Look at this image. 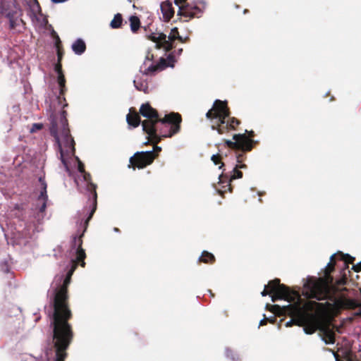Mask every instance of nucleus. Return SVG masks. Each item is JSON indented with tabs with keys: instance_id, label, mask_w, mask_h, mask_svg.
I'll list each match as a JSON object with an SVG mask.
<instances>
[{
	"instance_id": "e433bc0d",
	"label": "nucleus",
	"mask_w": 361,
	"mask_h": 361,
	"mask_svg": "<svg viewBox=\"0 0 361 361\" xmlns=\"http://www.w3.org/2000/svg\"><path fill=\"white\" fill-rule=\"evenodd\" d=\"M51 1H52L53 2H54V3H57V4H59V3L64 2V1H66V0H51Z\"/></svg>"
},
{
	"instance_id": "6ab92c4d",
	"label": "nucleus",
	"mask_w": 361,
	"mask_h": 361,
	"mask_svg": "<svg viewBox=\"0 0 361 361\" xmlns=\"http://www.w3.org/2000/svg\"><path fill=\"white\" fill-rule=\"evenodd\" d=\"M335 305L338 308H342V307H352L354 305L353 302L348 300L345 298H338L335 302Z\"/></svg>"
},
{
	"instance_id": "473e14b6",
	"label": "nucleus",
	"mask_w": 361,
	"mask_h": 361,
	"mask_svg": "<svg viewBox=\"0 0 361 361\" xmlns=\"http://www.w3.org/2000/svg\"><path fill=\"white\" fill-rule=\"evenodd\" d=\"M226 143L230 147L236 148V142L235 140H233V141L226 140Z\"/></svg>"
},
{
	"instance_id": "ddd939ff",
	"label": "nucleus",
	"mask_w": 361,
	"mask_h": 361,
	"mask_svg": "<svg viewBox=\"0 0 361 361\" xmlns=\"http://www.w3.org/2000/svg\"><path fill=\"white\" fill-rule=\"evenodd\" d=\"M140 114L148 119H156L158 118L157 111L149 104H144L140 106Z\"/></svg>"
},
{
	"instance_id": "f257e3e1",
	"label": "nucleus",
	"mask_w": 361,
	"mask_h": 361,
	"mask_svg": "<svg viewBox=\"0 0 361 361\" xmlns=\"http://www.w3.org/2000/svg\"><path fill=\"white\" fill-rule=\"evenodd\" d=\"M284 312L295 317L307 334H313L320 326V314L323 311V303L313 300L303 302L300 296L293 304L284 306Z\"/></svg>"
},
{
	"instance_id": "c03bdc74",
	"label": "nucleus",
	"mask_w": 361,
	"mask_h": 361,
	"mask_svg": "<svg viewBox=\"0 0 361 361\" xmlns=\"http://www.w3.org/2000/svg\"><path fill=\"white\" fill-rule=\"evenodd\" d=\"M333 258H334V255H332L331 256V262L333 260Z\"/></svg>"
},
{
	"instance_id": "cd10ccee",
	"label": "nucleus",
	"mask_w": 361,
	"mask_h": 361,
	"mask_svg": "<svg viewBox=\"0 0 361 361\" xmlns=\"http://www.w3.org/2000/svg\"><path fill=\"white\" fill-rule=\"evenodd\" d=\"M85 257V251L82 249L78 250V253H77V260L82 262V263H81L82 267L85 266V262L83 261Z\"/></svg>"
},
{
	"instance_id": "58836bf2",
	"label": "nucleus",
	"mask_w": 361,
	"mask_h": 361,
	"mask_svg": "<svg viewBox=\"0 0 361 361\" xmlns=\"http://www.w3.org/2000/svg\"><path fill=\"white\" fill-rule=\"evenodd\" d=\"M185 1V0H179V1H180V2H184ZM178 0H175V3H176V4H178Z\"/></svg>"
},
{
	"instance_id": "2f4dec72",
	"label": "nucleus",
	"mask_w": 361,
	"mask_h": 361,
	"mask_svg": "<svg viewBox=\"0 0 361 361\" xmlns=\"http://www.w3.org/2000/svg\"><path fill=\"white\" fill-rule=\"evenodd\" d=\"M54 69H55V71L57 73L58 75H60V73L63 74L62 70H61V65L60 63H57L55 66Z\"/></svg>"
},
{
	"instance_id": "5701e85b",
	"label": "nucleus",
	"mask_w": 361,
	"mask_h": 361,
	"mask_svg": "<svg viewBox=\"0 0 361 361\" xmlns=\"http://www.w3.org/2000/svg\"><path fill=\"white\" fill-rule=\"evenodd\" d=\"M130 28L133 32H135L140 27V20L138 18L132 16L130 18Z\"/></svg>"
},
{
	"instance_id": "412c9836",
	"label": "nucleus",
	"mask_w": 361,
	"mask_h": 361,
	"mask_svg": "<svg viewBox=\"0 0 361 361\" xmlns=\"http://www.w3.org/2000/svg\"><path fill=\"white\" fill-rule=\"evenodd\" d=\"M122 23V17L121 14L117 13L114 16L113 20L110 23V26L112 28H118L121 26Z\"/></svg>"
},
{
	"instance_id": "a18cd8bd",
	"label": "nucleus",
	"mask_w": 361,
	"mask_h": 361,
	"mask_svg": "<svg viewBox=\"0 0 361 361\" xmlns=\"http://www.w3.org/2000/svg\"><path fill=\"white\" fill-rule=\"evenodd\" d=\"M147 59L149 61H150V60H151V59H150V58H149V56H147Z\"/></svg>"
},
{
	"instance_id": "423d86ee",
	"label": "nucleus",
	"mask_w": 361,
	"mask_h": 361,
	"mask_svg": "<svg viewBox=\"0 0 361 361\" xmlns=\"http://www.w3.org/2000/svg\"><path fill=\"white\" fill-rule=\"evenodd\" d=\"M262 296L271 294V300H284L289 302V305L297 301L299 294L295 291L288 290L285 286L279 283V280H274L268 283L264 290L261 293Z\"/></svg>"
},
{
	"instance_id": "0eeeda50",
	"label": "nucleus",
	"mask_w": 361,
	"mask_h": 361,
	"mask_svg": "<svg viewBox=\"0 0 361 361\" xmlns=\"http://www.w3.org/2000/svg\"><path fill=\"white\" fill-rule=\"evenodd\" d=\"M75 266L68 271L66 278L64 280L63 286L57 291L54 298V321L56 318V308L59 307V313L60 319L67 322L68 319L71 317V311L68 308L66 304L67 299V286L70 283L71 277L74 271Z\"/></svg>"
},
{
	"instance_id": "9b49d317",
	"label": "nucleus",
	"mask_w": 361,
	"mask_h": 361,
	"mask_svg": "<svg viewBox=\"0 0 361 361\" xmlns=\"http://www.w3.org/2000/svg\"><path fill=\"white\" fill-rule=\"evenodd\" d=\"M154 157L152 151H147L145 153L135 154V156L131 157L130 163L138 169H142L152 162Z\"/></svg>"
},
{
	"instance_id": "1a4fd4ad",
	"label": "nucleus",
	"mask_w": 361,
	"mask_h": 361,
	"mask_svg": "<svg viewBox=\"0 0 361 361\" xmlns=\"http://www.w3.org/2000/svg\"><path fill=\"white\" fill-rule=\"evenodd\" d=\"M28 15L37 27H43L47 23V18L41 13L39 5L35 1L30 5Z\"/></svg>"
},
{
	"instance_id": "b1692460",
	"label": "nucleus",
	"mask_w": 361,
	"mask_h": 361,
	"mask_svg": "<svg viewBox=\"0 0 361 361\" xmlns=\"http://www.w3.org/2000/svg\"><path fill=\"white\" fill-rule=\"evenodd\" d=\"M133 82H134V85H135V87L138 90L143 91L145 92L147 91V82L145 81L139 82L138 80H134Z\"/></svg>"
},
{
	"instance_id": "9d476101",
	"label": "nucleus",
	"mask_w": 361,
	"mask_h": 361,
	"mask_svg": "<svg viewBox=\"0 0 361 361\" xmlns=\"http://www.w3.org/2000/svg\"><path fill=\"white\" fill-rule=\"evenodd\" d=\"M160 121L162 123H169L171 125L169 133L164 134L163 136L171 137L179 131L181 118L178 114L171 113L166 115L163 119L160 120Z\"/></svg>"
},
{
	"instance_id": "393cba45",
	"label": "nucleus",
	"mask_w": 361,
	"mask_h": 361,
	"mask_svg": "<svg viewBox=\"0 0 361 361\" xmlns=\"http://www.w3.org/2000/svg\"><path fill=\"white\" fill-rule=\"evenodd\" d=\"M57 80H58V83L60 86V93L63 94L64 88H65V82H66V80H65L63 74L60 73V75H58V77H57Z\"/></svg>"
},
{
	"instance_id": "f3484780",
	"label": "nucleus",
	"mask_w": 361,
	"mask_h": 361,
	"mask_svg": "<svg viewBox=\"0 0 361 361\" xmlns=\"http://www.w3.org/2000/svg\"><path fill=\"white\" fill-rule=\"evenodd\" d=\"M126 121L130 126L137 127L140 124V116L135 113H129L126 116Z\"/></svg>"
},
{
	"instance_id": "c756f323",
	"label": "nucleus",
	"mask_w": 361,
	"mask_h": 361,
	"mask_svg": "<svg viewBox=\"0 0 361 361\" xmlns=\"http://www.w3.org/2000/svg\"><path fill=\"white\" fill-rule=\"evenodd\" d=\"M42 127V124H39V123H35L33 124L32 128L30 129V132L31 133H33L37 130H39L41 129Z\"/></svg>"
},
{
	"instance_id": "6e6552de",
	"label": "nucleus",
	"mask_w": 361,
	"mask_h": 361,
	"mask_svg": "<svg viewBox=\"0 0 361 361\" xmlns=\"http://www.w3.org/2000/svg\"><path fill=\"white\" fill-rule=\"evenodd\" d=\"M149 39L155 43L156 47L158 49H163L168 51L172 48V42L176 39H179L183 42V39L178 35V29L173 27L168 36L161 32L152 33L149 35Z\"/></svg>"
},
{
	"instance_id": "a211bd4d",
	"label": "nucleus",
	"mask_w": 361,
	"mask_h": 361,
	"mask_svg": "<svg viewBox=\"0 0 361 361\" xmlns=\"http://www.w3.org/2000/svg\"><path fill=\"white\" fill-rule=\"evenodd\" d=\"M43 191L41 192V195L39 197V200L42 201V204L40 207V211L44 212L46 209L47 206V184L43 182Z\"/></svg>"
},
{
	"instance_id": "2eb2a0df",
	"label": "nucleus",
	"mask_w": 361,
	"mask_h": 361,
	"mask_svg": "<svg viewBox=\"0 0 361 361\" xmlns=\"http://www.w3.org/2000/svg\"><path fill=\"white\" fill-rule=\"evenodd\" d=\"M161 11L166 20H169L173 16L174 11L172 4L169 1L163 2L161 4Z\"/></svg>"
},
{
	"instance_id": "49530a36",
	"label": "nucleus",
	"mask_w": 361,
	"mask_h": 361,
	"mask_svg": "<svg viewBox=\"0 0 361 361\" xmlns=\"http://www.w3.org/2000/svg\"><path fill=\"white\" fill-rule=\"evenodd\" d=\"M222 166H223V164H221V165L219 166V169H221Z\"/></svg>"
},
{
	"instance_id": "a878e982",
	"label": "nucleus",
	"mask_w": 361,
	"mask_h": 361,
	"mask_svg": "<svg viewBox=\"0 0 361 361\" xmlns=\"http://www.w3.org/2000/svg\"><path fill=\"white\" fill-rule=\"evenodd\" d=\"M213 259V255L207 252H203L201 257H200V260L204 262L212 261Z\"/></svg>"
},
{
	"instance_id": "c85d7f7f",
	"label": "nucleus",
	"mask_w": 361,
	"mask_h": 361,
	"mask_svg": "<svg viewBox=\"0 0 361 361\" xmlns=\"http://www.w3.org/2000/svg\"><path fill=\"white\" fill-rule=\"evenodd\" d=\"M342 258L347 262L351 263L353 262L354 258L350 256L349 255H342Z\"/></svg>"
},
{
	"instance_id": "f03ea898",
	"label": "nucleus",
	"mask_w": 361,
	"mask_h": 361,
	"mask_svg": "<svg viewBox=\"0 0 361 361\" xmlns=\"http://www.w3.org/2000/svg\"><path fill=\"white\" fill-rule=\"evenodd\" d=\"M66 121H62L63 129L60 131L53 126L51 131L54 134L60 151V159L67 172H70L72 162H77L78 171L82 173L83 165L77 157H75L74 141L69 135V130L66 128Z\"/></svg>"
},
{
	"instance_id": "4be33fe9",
	"label": "nucleus",
	"mask_w": 361,
	"mask_h": 361,
	"mask_svg": "<svg viewBox=\"0 0 361 361\" xmlns=\"http://www.w3.org/2000/svg\"><path fill=\"white\" fill-rule=\"evenodd\" d=\"M324 333H325V335L326 337V339H324L325 343H326V344L334 343V334L329 329H326Z\"/></svg>"
},
{
	"instance_id": "72a5a7b5",
	"label": "nucleus",
	"mask_w": 361,
	"mask_h": 361,
	"mask_svg": "<svg viewBox=\"0 0 361 361\" xmlns=\"http://www.w3.org/2000/svg\"><path fill=\"white\" fill-rule=\"evenodd\" d=\"M212 161L214 162L215 165H216L219 163V156L217 154H213L211 158Z\"/></svg>"
},
{
	"instance_id": "20e7f679",
	"label": "nucleus",
	"mask_w": 361,
	"mask_h": 361,
	"mask_svg": "<svg viewBox=\"0 0 361 361\" xmlns=\"http://www.w3.org/2000/svg\"><path fill=\"white\" fill-rule=\"evenodd\" d=\"M332 269L333 265L329 262L325 269L326 276L324 279H308L304 284L303 294L307 298H316L319 300L325 298L328 295L329 284L332 282V279L329 276Z\"/></svg>"
},
{
	"instance_id": "79ce46f5",
	"label": "nucleus",
	"mask_w": 361,
	"mask_h": 361,
	"mask_svg": "<svg viewBox=\"0 0 361 361\" xmlns=\"http://www.w3.org/2000/svg\"><path fill=\"white\" fill-rule=\"evenodd\" d=\"M94 199H96V197H97V194H96L95 191L94 192Z\"/></svg>"
},
{
	"instance_id": "c9c22d12",
	"label": "nucleus",
	"mask_w": 361,
	"mask_h": 361,
	"mask_svg": "<svg viewBox=\"0 0 361 361\" xmlns=\"http://www.w3.org/2000/svg\"><path fill=\"white\" fill-rule=\"evenodd\" d=\"M271 310L273 312L279 313L281 312V307L279 305H274V306H272Z\"/></svg>"
},
{
	"instance_id": "39448f33",
	"label": "nucleus",
	"mask_w": 361,
	"mask_h": 361,
	"mask_svg": "<svg viewBox=\"0 0 361 361\" xmlns=\"http://www.w3.org/2000/svg\"><path fill=\"white\" fill-rule=\"evenodd\" d=\"M207 118L216 120L219 133H223L224 128H234L238 125V121L234 118L228 117V111L225 102L216 100L214 106L206 114Z\"/></svg>"
},
{
	"instance_id": "dca6fc26",
	"label": "nucleus",
	"mask_w": 361,
	"mask_h": 361,
	"mask_svg": "<svg viewBox=\"0 0 361 361\" xmlns=\"http://www.w3.org/2000/svg\"><path fill=\"white\" fill-rule=\"evenodd\" d=\"M85 42L80 39H77L72 45L73 51L76 54H82L85 50Z\"/></svg>"
},
{
	"instance_id": "aec40b11",
	"label": "nucleus",
	"mask_w": 361,
	"mask_h": 361,
	"mask_svg": "<svg viewBox=\"0 0 361 361\" xmlns=\"http://www.w3.org/2000/svg\"><path fill=\"white\" fill-rule=\"evenodd\" d=\"M7 16L9 19L10 25L12 27L19 25L20 23L22 22V20L19 18V11H16L15 15H11L10 13H8Z\"/></svg>"
},
{
	"instance_id": "bb28decb",
	"label": "nucleus",
	"mask_w": 361,
	"mask_h": 361,
	"mask_svg": "<svg viewBox=\"0 0 361 361\" xmlns=\"http://www.w3.org/2000/svg\"><path fill=\"white\" fill-rule=\"evenodd\" d=\"M163 62H164V60L161 59L159 64H157V66H149L147 70L149 71H156L157 70H162L165 66H166L165 64L163 63Z\"/></svg>"
},
{
	"instance_id": "4468645a",
	"label": "nucleus",
	"mask_w": 361,
	"mask_h": 361,
	"mask_svg": "<svg viewBox=\"0 0 361 361\" xmlns=\"http://www.w3.org/2000/svg\"><path fill=\"white\" fill-rule=\"evenodd\" d=\"M158 121V119H149L142 122V129L146 132L150 137H154L156 135V129L154 127L155 123Z\"/></svg>"
},
{
	"instance_id": "f704fd0d",
	"label": "nucleus",
	"mask_w": 361,
	"mask_h": 361,
	"mask_svg": "<svg viewBox=\"0 0 361 361\" xmlns=\"http://www.w3.org/2000/svg\"><path fill=\"white\" fill-rule=\"evenodd\" d=\"M353 269L357 272L360 271L361 270V262H360L357 264L354 265Z\"/></svg>"
},
{
	"instance_id": "7ed1b4c3",
	"label": "nucleus",
	"mask_w": 361,
	"mask_h": 361,
	"mask_svg": "<svg viewBox=\"0 0 361 361\" xmlns=\"http://www.w3.org/2000/svg\"><path fill=\"white\" fill-rule=\"evenodd\" d=\"M56 318L54 321V339L56 348V361H63L66 354L65 350L68 346L71 332L69 324L60 319L59 307L56 308Z\"/></svg>"
},
{
	"instance_id": "a19ab883",
	"label": "nucleus",
	"mask_w": 361,
	"mask_h": 361,
	"mask_svg": "<svg viewBox=\"0 0 361 361\" xmlns=\"http://www.w3.org/2000/svg\"><path fill=\"white\" fill-rule=\"evenodd\" d=\"M155 149L157 150V151H160L161 150V147H156Z\"/></svg>"
},
{
	"instance_id": "37998d69",
	"label": "nucleus",
	"mask_w": 361,
	"mask_h": 361,
	"mask_svg": "<svg viewBox=\"0 0 361 361\" xmlns=\"http://www.w3.org/2000/svg\"><path fill=\"white\" fill-rule=\"evenodd\" d=\"M290 322H286V326H289V325H290Z\"/></svg>"
},
{
	"instance_id": "4c0bfd02",
	"label": "nucleus",
	"mask_w": 361,
	"mask_h": 361,
	"mask_svg": "<svg viewBox=\"0 0 361 361\" xmlns=\"http://www.w3.org/2000/svg\"><path fill=\"white\" fill-rule=\"evenodd\" d=\"M264 322H265V319H264L260 320L259 325H263L264 324Z\"/></svg>"
},
{
	"instance_id": "7c9ffc66",
	"label": "nucleus",
	"mask_w": 361,
	"mask_h": 361,
	"mask_svg": "<svg viewBox=\"0 0 361 361\" xmlns=\"http://www.w3.org/2000/svg\"><path fill=\"white\" fill-rule=\"evenodd\" d=\"M241 177H242L241 172H240L238 171H236V170H234L233 174L231 176V179L240 178Z\"/></svg>"
},
{
	"instance_id": "f8f14e48",
	"label": "nucleus",
	"mask_w": 361,
	"mask_h": 361,
	"mask_svg": "<svg viewBox=\"0 0 361 361\" xmlns=\"http://www.w3.org/2000/svg\"><path fill=\"white\" fill-rule=\"evenodd\" d=\"M233 140L235 141L238 149H250L251 147L250 140L245 134H235Z\"/></svg>"
},
{
	"instance_id": "ea45409f",
	"label": "nucleus",
	"mask_w": 361,
	"mask_h": 361,
	"mask_svg": "<svg viewBox=\"0 0 361 361\" xmlns=\"http://www.w3.org/2000/svg\"><path fill=\"white\" fill-rule=\"evenodd\" d=\"M95 208H96V206L94 205V209H92V212H91V214H90V216H92V215L93 212H94V210H95ZM90 217H91V216H90Z\"/></svg>"
}]
</instances>
